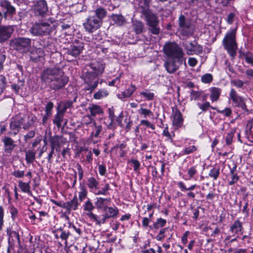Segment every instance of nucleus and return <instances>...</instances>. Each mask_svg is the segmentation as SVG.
<instances>
[{"label":"nucleus","instance_id":"34","mask_svg":"<svg viewBox=\"0 0 253 253\" xmlns=\"http://www.w3.org/2000/svg\"><path fill=\"white\" fill-rule=\"evenodd\" d=\"M36 153L32 150L26 151V160L28 164L32 163L35 159Z\"/></svg>","mask_w":253,"mask_h":253},{"label":"nucleus","instance_id":"57","mask_svg":"<svg viewBox=\"0 0 253 253\" xmlns=\"http://www.w3.org/2000/svg\"><path fill=\"white\" fill-rule=\"evenodd\" d=\"M197 170L195 167L193 166L188 169L187 173L189 177V179L193 177V176L197 173Z\"/></svg>","mask_w":253,"mask_h":253},{"label":"nucleus","instance_id":"32","mask_svg":"<svg viewBox=\"0 0 253 253\" xmlns=\"http://www.w3.org/2000/svg\"><path fill=\"white\" fill-rule=\"evenodd\" d=\"M104 211L110 218L114 217L118 213V210L116 208L105 207Z\"/></svg>","mask_w":253,"mask_h":253},{"label":"nucleus","instance_id":"45","mask_svg":"<svg viewBox=\"0 0 253 253\" xmlns=\"http://www.w3.org/2000/svg\"><path fill=\"white\" fill-rule=\"evenodd\" d=\"M110 189L109 184L107 183L105 184V187L101 190H98L97 192L94 193L96 195H106L108 193V191Z\"/></svg>","mask_w":253,"mask_h":253},{"label":"nucleus","instance_id":"35","mask_svg":"<svg viewBox=\"0 0 253 253\" xmlns=\"http://www.w3.org/2000/svg\"><path fill=\"white\" fill-rule=\"evenodd\" d=\"M233 102L236 104L237 107H241L242 109H246V106L244 101L241 96H238L233 100Z\"/></svg>","mask_w":253,"mask_h":253},{"label":"nucleus","instance_id":"47","mask_svg":"<svg viewBox=\"0 0 253 253\" xmlns=\"http://www.w3.org/2000/svg\"><path fill=\"white\" fill-rule=\"evenodd\" d=\"M235 133L234 130H231L228 132L226 137V143L227 145H229L232 142L233 137Z\"/></svg>","mask_w":253,"mask_h":253},{"label":"nucleus","instance_id":"33","mask_svg":"<svg viewBox=\"0 0 253 253\" xmlns=\"http://www.w3.org/2000/svg\"><path fill=\"white\" fill-rule=\"evenodd\" d=\"M87 185L90 189L93 190H96L98 188V182L95 178L93 177H91L88 179Z\"/></svg>","mask_w":253,"mask_h":253},{"label":"nucleus","instance_id":"37","mask_svg":"<svg viewBox=\"0 0 253 253\" xmlns=\"http://www.w3.org/2000/svg\"><path fill=\"white\" fill-rule=\"evenodd\" d=\"M108 94V93L107 90L105 89H100L94 94L93 97L96 99H100L103 97L107 96Z\"/></svg>","mask_w":253,"mask_h":253},{"label":"nucleus","instance_id":"17","mask_svg":"<svg viewBox=\"0 0 253 253\" xmlns=\"http://www.w3.org/2000/svg\"><path fill=\"white\" fill-rule=\"evenodd\" d=\"M49 141L51 148L54 149L56 146H61L65 144L66 139L62 135H55L50 136Z\"/></svg>","mask_w":253,"mask_h":253},{"label":"nucleus","instance_id":"11","mask_svg":"<svg viewBox=\"0 0 253 253\" xmlns=\"http://www.w3.org/2000/svg\"><path fill=\"white\" fill-rule=\"evenodd\" d=\"M102 25V22H99L92 15H89L85 22L83 23L85 30L89 33H92L99 29Z\"/></svg>","mask_w":253,"mask_h":253},{"label":"nucleus","instance_id":"30","mask_svg":"<svg viewBox=\"0 0 253 253\" xmlns=\"http://www.w3.org/2000/svg\"><path fill=\"white\" fill-rule=\"evenodd\" d=\"M242 223L238 220H236L230 227L231 231L234 234H238L242 232Z\"/></svg>","mask_w":253,"mask_h":253},{"label":"nucleus","instance_id":"44","mask_svg":"<svg viewBox=\"0 0 253 253\" xmlns=\"http://www.w3.org/2000/svg\"><path fill=\"white\" fill-rule=\"evenodd\" d=\"M135 90V86L131 85L126 91L123 92L124 96L125 97H130Z\"/></svg>","mask_w":253,"mask_h":253},{"label":"nucleus","instance_id":"52","mask_svg":"<svg viewBox=\"0 0 253 253\" xmlns=\"http://www.w3.org/2000/svg\"><path fill=\"white\" fill-rule=\"evenodd\" d=\"M59 230L61 231V235H60V238L66 241L69 236L71 235V233L69 231L66 232L61 228H60Z\"/></svg>","mask_w":253,"mask_h":253},{"label":"nucleus","instance_id":"23","mask_svg":"<svg viewBox=\"0 0 253 253\" xmlns=\"http://www.w3.org/2000/svg\"><path fill=\"white\" fill-rule=\"evenodd\" d=\"M111 19L118 26H122L126 23V18L122 14H113Z\"/></svg>","mask_w":253,"mask_h":253},{"label":"nucleus","instance_id":"22","mask_svg":"<svg viewBox=\"0 0 253 253\" xmlns=\"http://www.w3.org/2000/svg\"><path fill=\"white\" fill-rule=\"evenodd\" d=\"M86 214L91 219L95 221L96 222V224L97 225H100L101 224H104L106 220L110 218L109 216H108V214H107L106 213L104 215H103V217L101 220H99L98 219L97 216L95 215L92 212H88L86 213Z\"/></svg>","mask_w":253,"mask_h":253},{"label":"nucleus","instance_id":"59","mask_svg":"<svg viewBox=\"0 0 253 253\" xmlns=\"http://www.w3.org/2000/svg\"><path fill=\"white\" fill-rule=\"evenodd\" d=\"M218 112L225 115V116L229 117L231 114L232 111L230 108H226L223 110H218Z\"/></svg>","mask_w":253,"mask_h":253},{"label":"nucleus","instance_id":"15","mask_svg":"<svg viewBox=\"0 0 253 253\" xmlns=\"http://www.w3.org/2000/svg\"><path fill=\"white\" fill-rule=\"evenodd\" d=\"M84 47V44L82 42L74 43L66 49V54L69 56L76 58L81 53Z\"/></svg>","mask_w":253,"mask_h":253},{"label":"nucleus","instance_id":"54","mask_svg":"<svg viewBox=\"0 0 253 253\" xmlns=\"http://www.w3.org/2000/svg\"><path fill=\"white\" fill-rule=\"evenodd\" d=\"M198 105L200 107V108L202 109L203 111H206L209 107H211V108L214 110L215 109V108L211 107L210 106V104L209 102H206L203 104L198 103Z\"/></svg>","mask_w":253,"mask_h":253},{"label":"nucleus","instance_id":"64","mask_svg":"<svg viewBox=\"0 0 253 253\" xmlns=\"http://www.w3.org/2000/svg\"><path fill=\"white\" fill-rule=\"evenodd\" d=\"M12 174L18 178L22 177L24 174V171L21 170H15L13 171Z\"/></svg>","mask_w":253,"mask_h":253},{"label":"nucleus","instance_id":"8","mask_svg":"<svg viewBox=\"0 0 253 253\" xmlns=\"http://www.w3.org/2000/svg\"><path fill=\"white\" fill-rule=\"evenodd\" d=\"M178 31L183 36H187L192 33V25L190 20L184 15H180L178 20Z\"/></svg>","mask_w":253,"mask_h":253},{"label":"nucleus","instance_id":"62","mask_svg":"<svg viewBox=\"0 0 253 253\" xmlns=\"http://www.w3.org/2000/svg\"><path fill=\"white\" fill-rule=\"evenodd\" d=\"M231 175L232 176L231 180L229 182V184L230 185H232L239 180V176L237 174Z\"/></svg>","mask_w":253,"mask_h":253},{"label":"nucleus","instance_id":"63","mask_svg":"<svg viewBox=\"0 0 253 253\" xmlns=\"http://www.w3.org/2000/svg\"><path fill=\"white\" fill-rule=\"evenodd\" d=\"M231 83L235 86L238 87H242L244 84L243 82L240 80H233L231 81Z\"/></svg>","mask_w":253,"mask_h":253},{"label":"nucleus","instance_id":"4","mask_svg":"<svg viewBox=\"0 0 253 253\" xmlns=\"http://www.w3.org/2000/svg\"><path fill=\"white\" fill-rule=\"evenodd\" d=\"M139 12L141 17L144 19L148 26L149 31L153 34L158 35L160 32L159 27V20L157 15L150 9L149 2L147 0H144L143 3H141Z\"/></svg>","mask_w":253,"mask_h":253},{"label":"nucleus","instance_id":"27","mask_svg":"<svg viewBox=\"0 0 253 253\" xmlns=\"http://www.w3.org/2000/svg\"><path fill=\"white\" fill-rule=\"evenodd\" d=\"M64 116V114L57 110V112L53 119V124L55 125L58 128H60L61 126V123L63 120Z\"/></svg>","mask_w":253,"mask_h":253},{"label":"nucleus","instance_id":"60","mask_svg":"<svg viewBox=\"0 0 253 253\" xmlns=\"http://www.w3.org/2000/svg\"><path fill=\"white\" fill-rule=\"evenodd\" d=\"M53 107V104L51 102H49L45 106V112L46 115H48L51 114V111Z\"/></svg>","mask_w":253,"mask_h":253},{"label":"nucleus","instance_id":"24","mask_svg":"<svg viewBox=\"0 0 253 253\" xmlns=\"http://www.w3.org/2000/svg\"><path fill=\"white\" fill-rule=\"evenodd\" d=\"M111 201V199L109 198H96V201L95 203V205L98 209H101L102 208L104 210L105 207H107V205Z\"/></svg>","mask_w":253,"mask_h":253},{"label":"nucleus","instance_id":"53","mask_svg":"<svg viewBox=\"0 0 253 253\" xmlns=\"http://www.w3.org/2000/svg\"><path fill=\"white\" fill-rule=\"evenodd\" d=\"M139 113L144 115V117H146L147 116H151L153 115V113L151 111V110L145 108H141L139 110Z\"/></svg>","mask_w":253,"mask_h":253},{"label":"nucleus","instance_id":"1","mask_svg":"<svg viewBox=\"0 0 253 253\" xmlns=\"http://www.w3.org/2000/svg\"><path fill=\"white\" fill-rule=\"evenodd\" d=\"M41 79L51 89L55 90L64 87L69 81L68 77L65 76L63 70L57 66L44 69L41 74Z\"/></svg>","mask_w":253,"mask_h":253},{"label":"nucleus","instance_id":"13","mask_svg":"<svg viewBox=\"0 0 253 253\" xmlns=\"http://www.w3.org/2000/svg\"><path fill=\"white\" fill-rule=\"evenodd\" d=\"M14 31L13 26L0 25V43H3L10 38Z\"/></svg>","mask_w":253,"mask_h":253},{"label":"nucleus","instance_id":"42","mask_svg":"<svg viewBox=\"0 0 253 253\" xmlns=\"http://www.w3.org/2000/svg\"><path fill=\"white\" fill-rule=\"evenodd\" d=\"M6 85L5 78L4 76L0 75V95L3 92Z\"/></svg>","mask_w":253,"mask_h":253},{"label":"nucleus","instance_id":"26","mask_svg":"<svg viewBox=\"0 0 253 253\" xmlns=\"http://www.w3.org/2000/svg\"><path fill=\"white\" fill-rule=\"evenodd\" d=\"M73 101L71 100H68L65 102H61L59 103L57 107V110L59 112L65 114L67 109L72 106Z\"/></svg>","mask_w":253,"mask_h":253},{"label":"nucleus","instance_id":"25","mask_svg":"<svg viewBox=\"0 0 253 253\" xmlns=\"http://www.w3.org/2000/svg\"><path fill=\"white\" fill-rule=\"evenodd\" d=\"M132 28L136 34H141L144 31V24L140 21L135 20L133 22Z\"/></svg>","mask_w":253,"mask_h":253},{"label":"nucleus","instance_id":"20","mask_svg":"<svg viewBox=\"0 0 253 253\" xmlns=\"http://www.w3.org/2000/svg\"><path fill=\"white\" fill-rule=\"evenodd\" d=\"M173 125L176 127H180L183 123V119L180 112L177 109L175 111L173 110Z\"/></svg>","mask_w":253,"mask_h":253},{"label":"nucleus","instance_id":"55","mask_svg":"<svg viewBox=\"0 0 253 253\" xmlns=\"http://www.w3.org/2000/svg\"><path fill=\"white\" fill-rule=\"evenodd\" d=\"M130 163L133 165L134 171H137L139 169L140 166L139 161L137 160L131 159L130 161Z\"/></svg>","mask_w":253,"mask_h":253},{"label":"nucleus","instance_id":"50","mask_svg":"<svg viewBox=\"0 0 253 253\" xmlns=\"http://www.w3.org/2000/svg\"><path fill=\"white\" fill-rule=\"evenodd\" d=\"M140 93L148 100H151L154 98V95L153 93L148 91H142Z\"/></svg>","mask_w":253,"mask_h":253},{"label":"nucleus","instance_id":"39","mask_svg":"<svg viewBox=\"0 0 253 253\" xmlns=\"http://www.w3.org/2000/svg\"><path fill=\"white\" fill-rule=\"evenodd\" d=\"M219 173V168H214L210 170L209 175L213 179L216 180L218 178Z\"/></svg>","mask_w":253,"mask_h":253},{"label":"nucleus","instance_id":"58","mask_svg":"<svg viewBox=\"0 0 253 253\" xmlns=\"http://www.w3.org/2000/svg\"><path fill=\"white\" fill-rule=\"evenodd\" d=\"M140 125H144L148 127L152 128L153 130L155 129L154 126L147 120H143L140 122Z\"/></svg>","mask_w":253,"mask_h":253},{"label":"nucleus","instance_id":"14","mask_svg":"<svg viewBox=\"0 0 253 253\" xmlns=\"http://www.w3.org/2000/svg\"><path fill=\"white\" fill-rule=\"evenodd\" d=\"M183 60L173 58L168 59L165 63V67L167 72L169 74L174 73L182 65Z\"/></svg>","mask_w":253,"mask_h":253},{"label":"nucleus","instance_id":"28","mask_svg":"<svg viewBox=\"0 0 253 253\" xmlns=\"http://www.w3.org/2000/svg\"><path fill=\"white\" fill-rule=\"evenodd\" d=\"M44 55V52L41 48H36L32 53L31 59L35 62L39 60V59Z\"/></svg>","mask_w":253,"mask_h":253},{"label":"nucleus","instance_id":"10","mask_svg":"<svg viewBox=\"0 0 253 253\" xmlns=\"http://www.w3.org/2000/svg\"><path fill=\"white\" fill-rule=\"evenodd\" d=\"M25 117L24 115H16L12 118L9 124L10 131L8 134L14 136L18 134L25 122Z\"/></svg>","mask_w":253,"mask_h":253},{"label":"nucleus","instance_id":"6","mask_svg":"<svg viewBox=\"0 0 253 253\" xmlns=\"http://www.w3.org/2000/svg\"><path fill=\"white\" fill-rule=\"evenodd\" d=\"M165 53L169 58L183 59L184 53L182 48L175 42H168L164 47Z\"/></svg>","mask_w":253,"mask_h":253},{"label":"nucleus","instance_id":"2","mask_svg":"<svg viewBox=\"0 0 253 253\" xmlns=\"http://www.w3.org/2000/svg\"><path fill=\"white\" fill-rule=\"evenodd\" d=\"M86 68L87 71L85 73L84 83L86 85L84 90L92 93L97 86V77L103 72L105 65L99 62H95L87 65Z\"/></svg>","mask_w":253,"mask_h":253},{"label":"nucleus","instance_id":"36","mask_svg":"<svg viewBox=\"0 0 253 253\" xmlns=\"http://www.w3.org/2000/svg\"><path fill=\"white\" fill-rule=\"evenodd\" d=\"M18 186L23 192L29 194L31 193L30 186L29 183H25L22 181H19L18 182Z\"/></svg>","mask_w":253,"mask_h":253},{"label":"nucleus","instance_id":"9","mask_svg":"<svg viewBox=\"0 0 253 253\" xmlns=\"http://www.w3.org/2000/svg\"><path fill=\"white\" fill-rule=\"evenodd\" d=\"M32 10L36 17H44L48 11V7L45 0H39L35 1L32 7Z\"/></svg>","mask_w":253,"mask_h":253},{"label":"nucleus","instance_id":"18","mask_svg":"<svg viewBox=\"0 0 253 253\" xmlns=\"http://www.w3.org/2000/svg\"><path fill=\"white\" fill-rule=\"evenodd\" d=\"M4 147V152L8 154H11L16 145L14 140L10 137H4L2 139Z\"/></svg>","mask_w":253,"mask_h":253},{"label":"nucleus","instance_id":"46","mask_svg":"<svg viewBox=\"0 0 253 253\" xmlns=\"http://www.w3.org/2000/svg\"><path fill=\"white\" fill-rule=\"evenodd\" d=\"M201 80L203 83H210L212 81V76L211 74H205L202 77Z\"/></svg>","mask_w":253,"mask_h":253},{"label":"nucleus","instance_id":"16","mask_svg":"<svg viewBox=\"0 0 253 253\" xmlns=\"http://www.w3.org/2000/svg\"><path fill=\"white\" fill-rule=\"evenodd\" d=\"M0 6L6 9V11L3 12V17L5 19H7L8 15L12 16L16 13L15 8L7 0H1Z\"/></svg>","mask_w":253,"mask_h":253},{"label":"nucleus","instance_id":"21","mask_svg":"<svg viewBox=\"0 0 253 253\" xmlns=\"http://www.w3.org/2000/svg\"><path fill=\"white\" fill-rule=\"evenodd\" d=\"M94 12V14L92 15L94 16L99 22L103 23V19L107 15V11L106 9L102 7H99L96 9Z\"/></svg>","mask_w":253,"mask_h":253},{"label":"nucleus","instance_id":"12","mask_svg":"<svg viewBox=\"0 0 253 253\" xmlns=\"http://www.w3.org/2000/svg\"><path fill=\"white\" fill-rule=\"evenodd\" d=\"M183 46L185 48L186 53L189 55L199 54L203 52L202 46L195 42H186L183 43Z\"/></svg>","mask_w":253,"mask_h":253},{"label":"nucleus","instance_id":"41","mask_svg":"<svg viewBox=\"0 0 253 253\" xmlns=\"http://www.w3.org/2000/svg\"><path fill=\"white\" fill-rule=\"evenodd\" d=\"M87 193V192L85 188L83 186H81L80 191L79 193V198L81 201H82L86 197Z\"/></svg>","mask_w":253,"mask_h":253},{"label":"nucleus","instance_id":"29","mask_svg":"<svg viewBox=\"0 0 253 253\" xmlns=\"http://www.w3.org/2000/svg\"><path fill=\"white\" fill-rule=\"evenodd\" d=\"M88 109L90 113L91 116L94 117L97 114H101L103 113V110L101 108L97 105H91Z\"/></svg>","mask_w":253,"mask_h":253},{"label":"nucleus","instance_id":"7","mask_svg":"<svg viewBox=\"0 0 253 253\" xmlns=\"http://www.w3.org/2000/svg\"><path fill=\"white\" fill-rule=\"evenodd\" d=\"M31 39L19 37L12 40L10 42V45L17 51L25 52L31 48Z\"/></svg>","mask_w":253,"mask_h":253},{"label":"nucleus","instance_id":"5","mask_svg":"<svg viewBox=\"0 0 253 253\" xmlns=\"http://www.w3.org/2000/svg\"><path fill=\"white\" fill-rule=\"evenodd\" d=\"M236 29H232L228 32L222 41L225 49L230 55L233 58L236 54L237 49V43L236 42Z\"/></svg>","mask_w":253,"mask_h":253},{"label":"nucleus","instance_id":"43","mask_svg":"<svg viewBox=\"0 0 253 253\" xmlns=\"http://www.w3.org/2000/svg\"><path fill=\"white\" fill-rule=\"evenodd\" d=\"M84 210L88 211V212H92L91 211L94 209V207L90 200L88 199L84 204Z\"/></svg>","mask_w":253,"mask_h":253},{"label":"nucleus","instance_id":"19","mask_svg":"<svg viewBox=\"0 0 253 253\" xmlns=\"http://www.w3.org/2000/svg\"><path fill=\"white\" fill-rule=\"evenodd\" d=\"M79 205L77 197L75 196L72 200L64 203L63 208L66 209L67 212L70 213L72 210H76Z\"/></svg>","mask_w":253,"mask_h":253},{"label":"nucleus","instance_id":"61","mask_svg":"<svg viewBox=\"0 0 253 253\" xmlns=\"http://www.w3.org/2000/svg\"><path fill=\"white\" fill-rule=\"evenodd\" d=\"M98 171L101 175H104L106 171L105 166L104 165H99L98 166Z\"/></svg>","mask_w":253,"mask_h":253},{"label":"nucleus","instance_id":"38","mask_svg":"<svg viewBox=\"0 0 253 253\" xmlns=\"http://www.w3.org/2000/svg\"><path fill=\"white\" fill-rule=\"evenodd\" d=\"M93 126H94V128L91 133V135L95 137H98L102 130V126L101 125H97L95 122H93Z\"/></svg>","mask_w":253,"mask_h":253},{"label":"nucleus","instance_id":"40","mask_svg":"<svg viewBox=\"0 0 253 253\" xmlns=\"http://www.w3.org/2000/svg\"><path fill=\"white\" fill-rule=\"evenodd\" d=\"M166 223V220L162 218L157 219V221L153 224V228L158 229L159 228L162 227Z\"/></svg>","mask_w":253,"mask_h":253},{"label":"nucleus","instance_id":"49","mask_svg":"<svg viewBox=\"0 0 253 253\" xmlns=\"http://www.w3.org/2000/svg\"><path fill=\"white\" fill-rule=\"evenodd\" d=\"M201 95V93L199 91H196L194 90H192L190 92V98L191 100H196L198 99Z\"/></svg>","mask_w":253,"mask_h":253},{"label":"nucleus","instance_id":"48","mask_svg":"<svg viewBox=\"0 0 253 253\" xmlns=\"http://www.w3.org/2000/svg\"><path fill=\"white\" fill-rule=\"evenodd\" d=\"M246 61L253 66V54L251 53H247L244 55Z\"/></svg>","mask_w":253,"mask_h":253},{"label":"nucleus","instance_id":"51","mask_svg":"<svg viewBox=\"0 0 253 253\" xmlns=\"http://www.w3.org/2000/svg\"><path fill=\"white\" fill-rule=\"evenodd\" d=\"M178 185L181 188V191H190L194 190L196 187V185H191L189 188H186L184 184L182 182L178 183Z\"/></svg>","mask_w":253,"mask_h":253},{"label":"nucleus","instance_id":"56","mask_svg":"<svg viewBox=\"0 0 253 253\" xmlns=\"http://www.w3.org/2000/svg\"><path fill=\"white\" fill-rule=\"evenodd\" d=\"M197 150V147L194 146L192 145L191 146H189L188 147H186L185 148L184 151V154H189L191 153H193Z\"/></svg>","mask_w":253,"mask_h":253},{"label":"nucleus","instance_id":"3","mask_svg":"<svg viewBox=\"0 0 253 253\" xmlns=\"http://www.w3.org/2000/svg\"><path fill=\"white\" fill-rule=\"evenodd\" d=\"M57 27L56 20L52 17H48L36 22L29 30L30 33L37 37L50 35Z\"/></svg>","mask_w":253,"mask_h":253},{"label":"nucleus","instance_id":"31","mask_svg":"<svg viewBox=\"0 0 253 253\" xmlns=\"http://www.w3.org/2000/svg\"><path fill=\"white\" fill-rule=\"evenodd\" d=\"M220 94V89L217 87L211 88V98L212 101H217Z\"/></svg>","mask_w":253,"mask_h":253}]
</instances>
